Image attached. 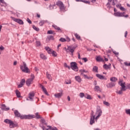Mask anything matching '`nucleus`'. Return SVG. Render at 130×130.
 <instances>
[{"mask_svg":"<svg viewBox=\"0 0 130 130\" xmlns=\"http://www.w3.org/2000/svg\"><path fill=\"white\" fill-rule=\"evenodd\" d=\"M52 27H53V28H54V29H55V30H57V31H58V32H59V33H62V30H61V29H60L59 27L55 25V24H53L52 25Z\"/></svg>","mask_w":130,"mask_h":130,"instance_id":"ddd939ff","label":"nucleus"},{"mask_svg":"<svg viewBox=\"0 0 130 130\" xmlns=\"http://www.w3.org/2000/svg\"><path fill=\"white\" fill-rule=\"evenodd\" d=\"M0 50L1 51H3V50H5V47H4V46H0Z\"/></svg>","mask_w":130,"mask_h":130,"instance_id":"e2e57ef3","label":"nucleus"},{"mask_svg":"<svg viewBox=\"0 0 130 130\" xmlns=\"http://www.w3.org/2000/svg\"><path fill=\"white\" fill-rule=\"evenodd\" d=\"M49 9L50 10H53V9H56V6H55V5H50Z\"/></svg>","mask_w":130,"mask_h":130,"instance_id":"e433bc0d","label":"nucleus"},{"mask_svg":"<svg viewBox=\"0 0 130 130\" xmlns=\"http://www.w3.org/2000/svg\"><path fill=\"white\" fill-rule=\"evenodd\" d=\"M122 91L123 90H121V89H120L119 91H117L116 93L119 94V95H121V94H122Z\"/></svg>","mask_w":130,"mask_h":130,"instance_id":"864d4df0","label":"nucleus"},{"mask_svg":"<svg viewBox=\"0 0 130 130\" xmlns=\"http://www.w3.org/2000/svg\"><path fill=\"white\" fill-rule=\"evenodd\" d=\"M125 15V13L124 12L121 13V12H116L114 13V16L115 17H124L125 18H127L128 17V15Z\"/></svg>","mask_w":130,"mask_h":130,"instance_id":"423d86ee","label":"nucleus"},{"mask_svg":"<svg viewBox=\"0 0 130 130\" xmlns=\"http://www.w3.org/2000/svg\"><path fill=\"white\" fill-rule=\"evenodd\" d=\"M17 126H18L17 123H14V122H13L12 121L10 122V124H9V127L10 128H14L15 127H17Z\"/></svg>","mask_w":130,"mask_h":130,"instance_id":"9b49d317","label":"nucleus"},{"mask_svg":"<svg viewBox=\"0 0 130 130\" xmlns=\"http://www.w3.org/2000/svg\"><path fill=\"white\" fill-rule=\"evenodd\" d=\"M79 95L81 98H84L85 97V94L83 92L80 93Z\"/></svg>","mask_w":130,"mask_h":130,"instance_id":"49530a36","label":"nucleus"},{"mask_svg":"<svg viewBox=\"0 0 130 130\" xmlns=\"http://www.w3.org/2000/svg\"><path fill=\"white\" fill-rule=\"evenodd\" d=\"M22 63V65L20 66V70H22V72H23V73H26V74L30 73V71H29V68H27L26 62L23 61Z\"/></svg>","mask_w":130,"mask_h":130,"instance_id":"f03ea898","label":"nucleus"},{"mask_svg":"<svg viewBox=\"0 0 130 130\" xmlns=\"http://www.w3.org/2000/svg\"><path fill=\"white\" fill-rule=\"evenodd\" d=\"M52 54L53 56H55V57L57 56V54L54 51H52Z\"/></svg>","mask_w":130,"mask_h":130,"instance_id":"09e8293b","label":"nucleus"},{"mask_svg":"<svg viewBox=\"0 0 130 130\" xmlns=\"http://www.w3.org/2000/svg\"><path fill=\"white\" fill-rule=\"evenodd\" d=\"M84 77L85 79H87L88 80H90V79H93V77H88V76H87L86 75H84Z\"/></svg>","mask_w":130,"mask_h":130,"instance_id":"79ce46f5","label":"nucleus"},{"mask_svg":"<svg viewBox=\"0 0 130 130\" xmlns=\"http://www.w3.org/2000/svg\"><path fill=\"white\" fill-rule=\"evenodd\" d=\"M39 87H40V88H41L42 90H43V91L44 92V93H45V94H46V95H47V96H48L49 95L48 94V92H47V90H46V88H45L44 87V86H43L41 84H40Z\"/></svg>","mask_w":130,"mask_h":130,"instance_id":"1a4fd4ad","label":"nucleus"},{"mask_svg":"<svg viewBox=\"0 0 130 130\" xmlns=\"http://www.w3.org/2000/svg\"><path fill=\"white\" fill-rule=\"evenodd\" d=\"M27 21L28 23H29V24H32V21H31V20H30V19L27 18Z\"/></svg>","mask_w":130,"mask_h":130,"instance_id":"69168bd1","label":"nucleus"},{"mask_svg":"<svg viewBox=\"0 0 130 130\" xmlns=\"http://www.w3.org/2000/svg\"><path fill=\"white\" fill-rule=\"evenodd\" d=\"M45 48L46 50H47V51H48L51 49L50 48H49V47H45Z\"/></svg>","mask_w":130,"mask_h":130,"instance_id":"338daca9","label":"nucleus"},{"mask_svg":"<svg viewBox=\"0 0 130 130\" xmlns=\"http://www.w3.org/2000/svg\"><path fill=\"white\" fill-rule=\"evenodd\" d=\"M120 10L121 11H125V9L124 8L122 7V6H121V7H120Z\"/></svg>","mask_w":130,"mask_h":130,"instance_id":"0e129e2a","label":"nucleus"},{"mask_svg":"<svg viewBox=\"0 0 130 130\" xmlns=\"http://www.w3.org/2000/svg\"><path fill=\"white\" fill-rule=\"evenodd\" d=\"M125 113L126 114H128V115H130V109H126Z\"/></svg>","mask_w":130,"mask_h":130,"instance_id":"a18cd8bd","label":"nucleus"},{"mask_svg":"<svg viewBox=\"0 0 130 130\" xmlns=\"http://www.w3.org/2000/svg\"><path fill=\"white\" fill-rule=\"evenodd\" d=\"M41 44V43H40V41L36 42L37 46H40Z\"/></svg>","mask_w":130,"mask_h":130,"instance_id":"4d7b16f0","label":"nucleus"},{"mask_svg":"<svg viewBox=\"0 0 130 130\" xmlns=\"http://www.w3.org/2000/svg\"><path fill=\"white\" fill-rule=\"evenodd\" d=\"M52 27H53V28H54V29H55V30H57V31H58V32H59V33H62V30H61V29H60L59 27L55 25V24H53L52 25Z\"/></svg>","mask_w":130,"mask_h":130,"instance_id":"4468645a","label":"nucleus"},{"mask_svg":"<svg viewBox=\"0 0 130 130\" xmlns=\"http://www.w3.org/2000/svg\"><path fill=\"white\" fill-rule=\"evenodd\" d=\"M85 98H86V99H92V98H91V95L88 94H86V95H85Z\"/></svg>","mask_w":130,"mask_h":130,"instance_id":"a19ab883","label":"nucleus"},{"mask_svg":"<svg viewBox=\"0 0 130 130\" xmlns=\"http://www.w3.org/2000/svg\"><path fill=\"white\" fill-rule=\"evenodd\" d=\"M90 117H95V115H94V111H91Z\"/></svg>","mask_w":130,"mask_h":130,"instance_id":"13d9d810","label":"nucleus"},{"mask_svg":"<svg viewBox=\"0 0 130 130\" xmlns=\"http://www.w3.org/2000/svg\"><path fill=\"white\" fill-rule=\"evenodd\" d=\"M34 96H35V93H34V92H30L29 93L28 98L30 99V101H33L32 97H34Z\"/></svg>","mask_w":130,"mask_h":130,"instance_id":"a211bd4d","label":"nucleus"},{"mask_svg":"<svg viewBox=\"0 0 130 130\" xmlns=\"http://www.w3.org/2000/svg\"><path fill=\"white\" fill-rule=\"evenodd\" d=\"M12 120L9 119H6L4 120V122L5 123H7L8 124H10Z\"/></svg>","mask_w":130,"mask_h":130,"instance_id":"58836bf2","label":"nucleus"},{"mask_svg":"<svg viewBox=\"0 0 130 130\" xmlns=\"http://www.w3.org/2000/svg\"><path fill=\"white\" fill-rule=\"evenodd\" d=\"M14 114L17 117H20L21 119H32L35 117L34 115H21L18 110H14Z\"/></svg>","mask_w":130,"mask_h":130,"instance_id":"f257e3e1","label":"nucleus"},{"mask_svg":"<svg viewBox=\"0 0 130 130\" xmlns=\"http://www.w3.org/2000/svg\"><path fill=\"white\" fill-rule=\"evenodd\" d=\"M79 72H80L81 75L82 76H83V77H84V75H85V74H84V73H88V71H86V70H80L79 71Z\"/></svg>","mask_w":130,"mask_h":130,"instance_id":"2f4dec72","label":"nucleus"},{"mask_svg":"<svg viewBox=\"0 0 130 130\" xmlns=\"http://www.w3.org/2000/svg\"><path fill=\"white\" fill-rule=\"evenodd\" d=\"M92 71L94 72V73H98V67L97 66H94Z\"/></svg>","mask_w":130,"mask_h":130,"instance_id":"f704fd0d","label":"nucleus"},{"mask_svg":"<svg viewBox=\"0 0 130 130\" xmlns=\"http://www.w3.org/2000/svg\"><path fill=\"white\" fill-rule=\"evenodd\" d=\"M76 2H82L84 4H88L90 5V1H86V0H76Z\"/></svg>","mask_w":130,"mask_h":130,"instance_id":"7c9ffc66","label":"nucleus"},{"mask_svg":"<svg viewBox=\"0 0 130 130\" xmlns=\"http://www.w3.org/2000/svg\"><path fill=\"white\" fill-rule=\"evenodd\" d=\"M59 41H60L61 42H66V41H67V40H66V39H64L63 38H61L59 39Z\"/></svg>","mask_w":130,"mask_h":130,"instance_id":"c03bdc74","label":"nucleus"},{"mask_svg":"<svg viewBox=\"0 0 130 130\" xmlns=\"http://www.w3.org/2000/svg\"><path fill=\"white\" fill-rule=\"evenodd\" d=\"M67 49H66L67 52H70L71 55L73 56L74 55V52H75V50L76 48L75 47H72L70 46H67Z\"/></svg>","mask_w":130,"mask_h":130,"instance_id":"39448f33","label":"nucleus"},{"mask_svg":"<svg viewBox=\"0 0 130 130\" xmlns=\"http://www.w3.org/2000/svg\"><path fill=\"white\" fill-rule=\"evenodd\" d=\"M71 68L75 71V72H78L79 68L77 66V63L76 62H72L71 63Z\"/></svg>","mask_w":130,"mask_h":130,"instance_id":"6e6552de","label":"nucleus"},{"mask_svg":"<svg viewBox=\"0 0 130 130\" xmlns=\"http://www.w3.org/2000/svg\"><path fill=\"white\" fill-rule=\"evenodd\" d=\"M112 51L113 52V54H115V55H118V54H119V53H118L115 51H114L113 50H112Z\"/></svg>","mask_w":130,"mask_h":130,"instance_id":"6e6d98bb","label":"nucleus"},{"mask_svg":"<svg viewBox=\"0 0 130 130\" xmlns=\"http://www.w3.org/2000/svg\"><path fill=\"white\" fill-rule=\"evenodd\" d=\"M56 6H58L59 7L60 11L62 12L64 11V5H63V3L61 2V1H58L56 3Z\"/></svg>","mask_w":130,"mask_h":130,"instance_id":"0eeeda50","label":"nucleus"},{"mask_svg":"<svg viewBox=\"0 0 130 130\" xmlns=\"http://www.w3.org/2000/svg\"><path fill=\"white\" fill-rule=\"evenodd\" d=\"M104 104L105 105H106V106H109V105H110L109 103H108V102H105V101L104 102Z\"/></svg>","mask_w":130,"mask_h":130,"instance_id":"5fc2aeb1","label":"nucleus"},{"mask_svg":"<svg viewBox=\"0 0 130 130\" xmlns=\"http://www.w3.org/2000/svg\"><path fill=\"white\" fill-rule=\"evenodd\" d=\"M35 114L36 116L34 115L35 117H34V118H37V119H39L40 118H42L41 116H40V115H39V113L37 112V113H36Z\"/></svg>","mask_w":130,"mask_h":130,"instance_id":"bb28decb","label":"nucleus"},{"mask_svg":"<svg viewBox=\"0 0 130 130\" xmlns=\"http://www.w3.org/2000/svg\"><path fill=\"white\" fill-rule=\"evenodd\" d=\"M61 96H62V92L57 93L54 94L55 98H61Z\"/></svg>","mask_w":130,"mask_h":130,"instance_id":"b1692460","label":"nucleus"},{"mask_svg":"<svg viewBox=\"0 0 130 130\" xmlns=\"http://www.w3.org/2000/svg\"><path fill=\"white\" fill-rule=\"evenodd\" d=\"M115 3H117V0H113L112 5L113 6H115Z\"/></svg>","mask_w":130,"mask_h":130,"instance_id":"603ef678","label":"nucleus"},{"mask_svg":"<svg viewBox=\"0 0 130 130\" xmlns=\"http://www.w3.org/2000/svg\"><path fill=\"white\" fill-rule=\"evenodd\" d=\"M32 28L33 29H34V30H35L36 31H39V28H37L36 27V26L35 25H32Z\"/></svg>","mask_w":130,"mask_h":130,"instance_id":"de8ad7c7","label":"nucleus"},{"mask_svg":"<svg viewBox=\"0 0 130 130\" xmlns=\"http://www.w3.org/2000/svg\"><path fill=\"white\" fill-rule=\"evenodd\" d=\"M47 34H54L53 31L52 30H48L47 32Z\"/></svg>","mask_w":130,"mask_h":130,"instance_id":"8fccbe9b","label":"nucleus"},{"mask_svg":"<svg viewBox=\"0 0 130 130\" xmlns=\"http://www.w3.org/2000/svg\"><path fill=\"white\" fill-rule=\"evenodd\" d=\"M96 60L99 62L103 61V58H102L100 56H96Z\"/></svg>","mask_w":130,"mask_h":130,"instance_id":"c85d7f7f","label":"nucleus"},{"mask_svg":"<svg viewBox=\"0 0 130 130\" xmlns=\"http://www.w3.org/2000/svg\"><path fill=\"white\" fill-rule=\"evenodd\" d=\"M29 79H30V80H32L33 81V80H34V79H35V76H34V75L31 74V78H29Z\"/></svg>","mask_w":130,"mask_h":130,"instance_id":"052dcab7","label":"nucleus"},{"mask_svg":"<svg viewBox=\"0 0 130 130\" xmlns=\"http://www.w3.org/2000/svg\"><path fill=\"white\" fill-rule=\"evenodd\" d=\"M123 80H119V81L118 82V85L121 86L120 89L121 91H126V87L125 86V82H123Z\"/></svg>","mask_w":130,"mask_h":130,"instance_id":"20e7f679","label":"nucleus"},{"mask_svg":"<svg viewBox=\"0 0 130 130\" xmlns=\"http://www.w3.org/2000/svg\"><path fill=\"white\" fill-rule=\"evenodd\" d=\"M15 94L17 97V98H23L22 96H21V92L18 90V89L16 90Z\"/></svg>","mask_w":130,"mask_h":130,"instance_id":"aec40b11","label":"nucleus"},{"mask_svg":"<svg viewBox=\"0 0 130 130\" xmlns=\"http://www.w3.org/2000/svg\"><path fill=\"white\" fill-rule=\"evenodd\" d=\"M94 90L96 92H101L100 87H99V86H98V85L94 86Z\"/></svg>","mask_w":130,"mask_h":130,"instance_id":"393cba45","label":"nucleus"},{"mask_svg":"<svg viewBox=\"0 0 130 130\" xmlns=\"http://www.w3.org/2000/svg\"><path fill=\"white\" fill-rule=\"evenodd\" d=\"M95 120H96V117H90V124L92 125L93 123H95Z\"/></svg>","mask_w":130,"mask_h":130,"instance_id":"2eb2a0df","label":"nucleus"},{"mask_svg":"<svg viewBox=\"0 0 130 130\" xmlns=\"http://www.w3.org/2000/svg\"><path fill=\"white\" fill-rule=\"evenodd\" d=\"M124 64H125L126 67H130V62L129 63H128L127 62H124Z\"/></svg>","mask_w":130,"mask_h":130,"instance_id":"3c124183","label":"nucleus"},{"mask_svg":"<svg viewBox=\"0 0 130 130\" xmlns=\"http://www.w3.org/2000/svg\"><path fill=\"white\" fill-rule=\"evenodd\" d=\"M96 77H97V78H98L100 80H107V79L106 78H105V77H104L103 75H101L99 74H96Z\"/></svg>","mask_w":130,"mask_h":130,"instance_id":"dca6fc26","label":"nucleus"},{"mask_svg":"<svg viewBox=\"0 0 130 130\" xmlns=\"http://www.w3.org/2000/svg\"><path fill=\"white\" fill-rule=\"evenodd\" d=\"M117 78L116 77H111L110 79V80L111 82H112L113 83H115L117 81Z\"/></svg>","mask_w":130,"mask_h":130,"instance_id":"c756f323","label":"nucleus"},{"mask_svg":"<svg viewBox=\"0 0 130 130\" xmlns=\"http://www.w3.org/2000/svg\"><path fill=\"white\" fill-rule=\"evenodd\" d=\"M111 66V64H110L109 65H107V64H104L103 66V68L105 70H109V69H110Z\"/></svg>","mask_w":130,"mask_h":130,"instance_id":"a878e982","label":"nucleus"},{"mask_svg":"<svg viewBox=\"0 0 130 130\" xmlns=\"http://www.w3.org/2000/svg\"><path fill=\"white\" fill-rule=\"evenodd\" d=\"M75 36L76 38H77V39H78L79 40L81 39V37L79 35H78V34H75Z\"/></svg>","mask_w":130,"mask_h":130,"instance_id":"37998d69","label":"nucleus"},{"mask_svg":"<svg viewBox=\"0 0 130 130\" xmlns=\"http://www.w3.org/2000/svg\"><path fill=\"white\" fill-rule=\"evenodd\" d=\"M64 67H66V68H68V69H69V70H70L71 69V67L70 66H69L68 65V64H67V63H64Z\"/></svg>","mask_w":130,"mask_h":130,"instance_id":"680f3d73","label":"nucleus"},{"mask_svg":"<svg viewBox=\"0 0 130 130\" xmlns=\"http://www.w3.org/2000/svg\"><path fill=\"white\" fill-rule=\"evenodd\" d=\"M107 8H108L109 9H110L111 8V7L110 6V2H108L107 4Z\"/></svg>","mask_w":130,"mask_h":130,"instance_id":"bf43d9fd","label":"nucleus"},{"mask_svg":"<svg viewBox=\"0 0 130 130\" xmlns=\"http://www.w3.org/2000/svg\"><path fill=\"white\" fill-rule=\"evenodd\" d=\"M54 39V37L53 36H48L47 40L50 41V40H53Z\"/></svg>","mask_w":130,"mask_h":130,"instance_id":"473e14b6","label":"nucleus"},{"mask_svg":"<svg viewBox=\"0 0 130 130\" xmlns=\"http://www.w3.org/2000/svg\"><path fill=\"white\" fill-rule=\"evenodd\" d=\"M32 82H33V80L31 79H28L26 80V84L27 85V86H30V85H31V84H32Z\"/></svg>","mask_w":130,"mask_h":130,"instance_id":"5701e85b","label":"nucleus"},{"mask_svg":"<svg viewBox=\"0 0 130 130\" xmlns=\"http://www.w3.org/2000/svg\"><path fill=\"white\" fill-rule=\"evenodd\" d=\"M48 128H46V130H57V128L55 127H52L51 126H48Z\"/></svg>","mask_w":130,"mask_h":130,"instance_id":"cd10ccee","label":"nucleus"},{"mask_svg":"<svg viewBox=\"0 0 130 130\" xmlns=\"http://www.w3.org/2000/svg\"><path fill=\"white\" fill-rule=\"evenodd\" d=\"M115 83L114 82H110L108 85H107V88H112L113 87H115Z\"/></svg>","mask_w":130,"mask_h":130,"instance_id":"4be33fe9","label":"nucleus"},{"mask_svg":"<svg viewBox=\"0 0 130 130\" xmlns=\"http://www.w3.org/2000/svg\"><path fill=\"white\" fill-rule=\"evenodd\" d=\"M45 23H47V20H41L39 22L40 26H43L44 24H45Z\"/></svg>","mask_w":130,"mask_h":130,"instance_id":"72a5a7b5","label":"nucleus"},{"mask_svg":"<svg viewBox=\"0 0 130 130\" xmlns=\"http://www.w3.org/2000/svg\"><path fill=\"white\" fill-rule=\"evenodd\" d=\"M2 110H5V111H9V110H10V108H7L6 105L3 104L2 105Z\"/></svg>","mask_w":130,"mask_h":130,"instance_id":"412c9836","label":"nucleus"},{"mask_svg":"<svg viewBox=\"0 0 130 130\" xmlns=\"http://www.w3.org/2000/svg\"><path fill=\"white\" fill-rule=\"evenodd\" d=\"M46 76H47V79H48V80H49L50 81L52 80V79H51V75H50V74H48V72H47Z\"/></svg>","mask_w":130,"mask_h":130,"instance_id":"4c0bfd02","label":"nucleus"},{"mask_svg":"<svg viewBox=\"0 0 130 130\" xmlns=\"http://www.w3.org/2000/svg\"><path fill=\"white\" fill-rule=\"evenodd\" d=\"M0 4L1 6H7V3L5 2L4 0H0Z\"/></svg>","mask_w":130,"mask_h":130,"instance_id":"c9c22d12","label":"nucleus"},{"mask_svg":"<svg viewBox=\"0 0 130 130\" xmlns=\"http://www.w3.org/2000/svg\"><path fill=\"white\" fill-rule=\"evenodd\" d=\"M95 115H97L95 117V121H97L99 117H100V116L102 115V110L101 109V108L99 106H98L96 107Z\"/></svg>","mask_w":130,"mask_h":130,"instance_id":"7ed1b4c3","label":"nucleus"},{"mask_svg":"<svg viewBox=\"0 0 130 130\" xmlns=\"http://www.w3.org/2000/svg\"><path fill=\"white\" fill-rule=\"evenodd\" d=\"M40 56L41 57V58H42V59H46V56H45V55L42 53L40 54Z\"/></svg>","mask_w":130,"mask_h":130,"instance_id":"ea45409f","label":"nucleus"},{"mask_svg":"<svg viewBox=\"0 0 130 130\" xmlns=\"http://www.w3.org/2000/svg\"><path fill=\"white\" fill-rule=\"evenodd\" d=\"M52 27H53V28H54V29H55V30H57V31H58V32H59V33H62V30H61V29H60L59 27L55 25V24H53L52 25Z\"/></svg>","mask_w":130,"mask_h":130,"instance_id":"f8f14e48","label":"nucleus"},{"mask_svg":"<svg viewBox=\"0 0 130 130\" xmlns=\"http://www.w3.org/2000/svg\"><path fill=\"white\" fill-rule=\"evenodd\" d=\"M121 7V4H117L116 5V7L118 8V9H120Z\"/></svg>","mask_w":130,"mask_h":130,"instance_id":"774afa93","label":"nucleus"},{"mask_svg":"<svg viewBox=\"0 0 130 130\" xmlns=\"http://www.w3.org/2000/svg\"><path fill=\"white\" fill-rule=\"evenodd\" d=\"M75 79L78 83H81L82 82V78H81V77L80 76H76L75 77Z\"/></svg>","mask_w":130,"mask_h":130,"instance_id":"6ab92c4d","label":"nucleus"},{"mask_svg":"<svg viewBox=\"0 0 130 130\" xmlns=\"http://www.w3.org/2000/svg\"><path fill=\"white\" fill-rule=\"evenodd\" d=\"M25 84V79H23L20 81V83L18 85V88H22Z\"/></svg>","mask_w":130,"mask_h":130,"instance_id":"f3484780","label":"nucleus"},{"mask_svg":"<svg viewBox=\"0 0 130 130\" xmlns=\"http://www.w3.org/2000/svg\"><path fill=\"white\" fill-rule=\"evenodd\" d=\"M12 20H13L14 22H16V23H18V24H20V25H23L24 24L23 20L21 19H18L13 17L12 18Z\"/></svg>","mask_w":130,"mask_h":130,"instance_id":"9d476101","label":"nucleus"}]
</instances>
